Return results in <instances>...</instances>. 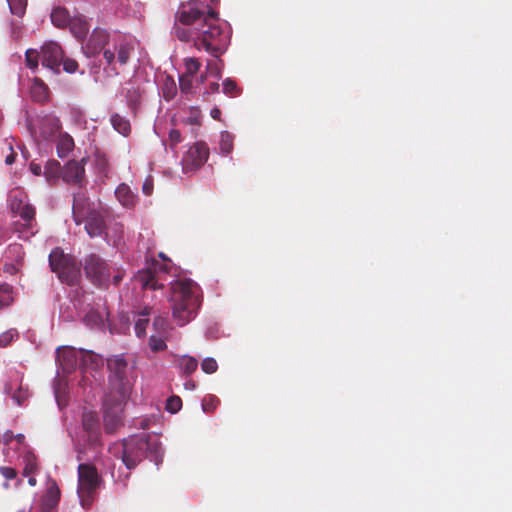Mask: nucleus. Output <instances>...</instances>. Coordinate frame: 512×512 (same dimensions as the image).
<instances>
[{
  "instance_id": "3",
  "label": "nucleus",
  "mask_w": 512,
  "mask_h": 512,
  "mask_svg": "<svg viewBox=\"0 0 512 512\" xmlns=\"http://www.w3.org/2000/svg\"><path fill=\"white\" fill-rule=\"evenodd\" d=\"M218 13L209 9L208 18H204V23L200 28H195L197 32L193 37L196 49H204L215 58L220 57L227 44L228 36L217 24Z\"/></svg>"
},
{
  "instance_id": "29",
  "label": "nucleus",
  "mask_w": 512,
  "mask_h": 512,
  "mask_svg": "<svg viewBox=\"0 0 512 512\" xmlns=\"http://www.w3.org/2000/svg\"><path fill=\"white\" fill-rule=\"evenodd\" d=\"M31 96L36 102H45L49 97L48 86L40 79L35 78L31 86Z\"/></svg>"
},
{
  "instance_id": "10",
  "label": "nucleus",
  "mask_w": 512,
  "mask_h": 512,
  "mask_svg": "<svg viewBox=\"0 0 512 512\" xmlns=\"http://www.w3.org/2000/svg\"><path fill=\"white\" fill-rule=\"evenodd\" d=\"M82 428L85 432L86 443L90 448L101 446V429L95 412L87 411L82 415Z\"/></svg>"
},
{
  "instance_id": "31",
  "label": "nucleus",
  "mask_w": 512,
  "mask_h": 512,
  "mask_svg": "<svg viewBox=\"0 0 512 512\" xmlns=\"http://www.w3.org/2000/svg\"><path fill=\"white\" fill-rule=\"evenodd\" d=\"M94 165L97 172L105 177L108 176L110 171V162L107 154L100 150L96 149L94 152Z\"/></svg>"
},
{
  "instance_id": "32",
  "label": "nucleus",
  "mask_w": 512,
  "mask_h": 512,
  "mask_svg": "<svg viewBox=\"0 0 512 512\" xmlns=\"http://www.w3.org/2000/svg\"><path fill=\"white\" fill-rule=\"evenodd\" d=\"M24 255L23 246L19 243H12L6 248L4 259L22 265Z\"/></svg>"
},
{
  "instance_id": "33",
  "label": "nucleus",
  "mask_w": 512,
  "mask_h": 512,
  "mask_svg": "<svg viewBox=\"0 0 512 512\" xmlns=\"http://www.w3.org/2000/svg\"><path fill=\"white\" fill-rule=\"evenodd\" d=\"M44 175L50 184H55L62 176V167L57 160H50L44 167Z\"/></svg>"
},
{
  "instance_id": "38",
  "label": "nucleus",
  "mask_w": 512,
  "mask_h": 512,
  "mask_svg": "<svg viewBox=\"0 0 512 512\" xmlns=\"http://www.w3.org/2000/svg\"><path fill=\"white\" fill-rule=\"evenodd\" d=\"M180 367L184 374L191 375L198 367V361L192 356H183L180 361Z\"/></svg>"
},
{
  "instance_id": "8",
  "label": "nucleus",
  "mask_w": 512,
  "mask_h": 512,
  "mask_svg": "<svg viewBox=\"0 0 512 512\" xmlns=\"http://www.w3.org/2000/svg\"><path fill=\"white\" fill-rule=\"evenodd\" d=\"M117 397L105 395L103 399V422L107 434H114L122 426V411L126 401L118 403Z\"/></svg>"
},
{
  "instance_id": "4",
  "label": "nucleus",
  "mask_w": 512,
  "mask_h": 512,
  "mask_svg": "<svg viewBox=\"0 0 512 512\" xmlns=\"http://www.w3.org/2000/svg\"><path fill=\"white\" fill-rule=\"evenodd\" d=\"M107 367L109 376L105 395L117 397L118 403L126 401L131 391V382L128 378L130 370L128 362L123 355H114L107 359Z\"/></svg>"
},
{
  "instance_id": "58",
  "label": "nucleus",
  "mask_w": 512,
  "mask_h": 512,
  "mask_svg": "<svg viewBox=\"0 0 512 512\" xmlns=\"http://www.w3.org/2000/svg\"><path fill=\"white\" fill-rule=\"evenodd\" d=\"M149 346L153 352L160 351V337L158 335H151L149 339Z\"/></svg>"
},
{
  "instance_id": "59",
  "label": "nucleus",
  "mask_w": 512,
  "mask_h": 512,
  "mask_svg": "<svg viewBox=\"0 0 512 512\" xmlns=\"http://www.w3.org/2000/svg\"><path fill=\"white\" fill-rule=\"evenodd\" d=\"M217 61H214V60H209L207 62V70L208 72H210L211 74L215 73L217 76H219L220 74V71L217 67Z\"/></svg>"
},
{
  "instance_id": "35",
  "label": "nucleus",
  "mask_w": 512,
  "mask_h": 512,
  "mask_svg": "<svg viewBox=\"0 0 512 512\" xmlns=\"http://www.w3.org/2000/svg\"><path fill=\"white\" fill-rule=\"evenodd\" d=\"M151 313L150 307H145L139 314L140 318L135 323V333L140 337H144L146 335V328L149 324V319L147 318Z\"/></svg>"
},
{
  "instance_id": "19",
  "label": "nucleus",
  "mask_w": 512,
  "mask_h": 512,
  "mask_svg": "<svg viewBox=\"0 0 512 512\" xmlns=\"http://www.w3.org/2000/svg\"><path fill=\"white\" fill-rule=\"evenodd\" d=\"M21 378L17 375L15 381H9L4 386V393L11 395L17 405H22L29 398V391L21 385Z\"/></svg>"
},
{
  "instance_id": "21",
  "label": "nucleus",
  "mask_w": 512,
  "mask_h": 512,
  "mask_svg": "<svg viewBox=\"0 0 512 512\" xmlns=\"http://www.w3.org/2000/svg\"><path fill=\"white\" fill-rule=\"evenodd\" d=\"M67 28L76 39L83 41L89 32L90 24L84 15L77 14L72 17Z\"/></svg>"
},
{
  "instance_id": "18",
  "label": "nucleus",
  "mask_w": 512,
  "mask_h": 512,
  "mask_svg": "<svg viewBox=\"0 0 512 512\" xmlns=\"http://www.w3.org/2000/svg\"><path fill=\"white\" fill-rule=\"evenodd\" d=\"M133 281L138 284L143 290H156L157 289V278H156V265L153 268H147L138 271L133 277Z\"/></svg>"
},
{
  "instance_id": "42",
  "label": "nucleus",
  "mask_w": 512,
  "mask_h": 512,
  "mask_svg": "<svg viewBox=\"0 0 512 512\" xmlns=\"http://www.w3.org/2000/svg\"><path fill=\"white\" fill-rule=\"evenodd\" d=\"M184 66L186 70L185 74L188 76H193L199 71L201 62L195 57H188L184 59Z\"/></svg>"
},
{
  "instance_id": "20",
  "label": "nucleus",
  "mask_w": 512,
  "mask_h": 512,
  "mask_svg": "<svg viewBox=\"0 0 512 512\" xmlns=\"http://www.w3.org/2000/svg\"><path fill=\"white\" fill-rule=\"evenodd\" d=\"M39 125V133L43 138H48L61 128V123L58 117L52 114H46L37 119Z\"/></svg>"
},
{
  "instance_id": "15",
  "label": "nucleus",
  "mask_w": 512,
  "mask_h": 512,
  "mask_svg": "<svg viewBox=\"0 0 512 512\" xmlns=\"http://www.w3.org/2000/svg\"><path fill=\"white\" fill-rule=\"evenodd\" d=\"M57 361L65 373L73 372L80 361L79 350L72 347H64L57 351Z\"/></svg>"
},
{
  "instance_id": "22",
  "label": "nucleus",
  "mask_w": 512,
  "mask_h": 512,
  "mask_svg": "<svg viewBox=\"0 0 512 512\" xmlns=\"http://www.w3.org/2000/svg\"><path fill=\"white\" fill-rule=\"evenodd\" d=\"M11 211L18 215L22 221H36L35 208L31 204L23 202L21 199L16 197L11 202Z\"/></svg>"
},
{
  "instance_id": "17",
  "label": "nucleus",
  "mask_w": 512,
  "mask_h": 512,
  "mask_svg": "<svg viewBox=\"0 0 512 512\" xmlns=\"http://www.w3.org/2000/svg\"><path fill=\"white\" fill-rule=\"evenodd\" d=\"M74 260L73 256L65 254L62 249L57 247L49 255V266L58 275L61 270H64Z\"/></svg>"
},
{
  "instance_id": "1",
  "label": "nucleus",
  "mask_w": 512,
  "mask_h": 512,
  "mask_svg": "<svg viewBox=\"0 0 512 512\" xmlns=\"http://www.w3.org/2000/svg\"><path fill=\"white\" fill-rule=\"evenodd\" d=\"M164 273L176 277L169 283L168 302L173 322L178 327H184L196 317L201 306L198 286L192 280L180 277L182 269L173 265L172 261L162 253V275ZM165 280L162 276V282Z\"/></svg>"
},
{
  "instance_id": "57",
  "label": "nucleus",
  "mask_w": 512,
  "mask_h": 512,
  "mask_svg": "<svg viewBox=\"0 0 512 512\" xmlns=\"http://www.w3.org/2000/svg\"><path fill=\"white\" fill-rule=\"evenodd\" d=\"M0 472L7 480H12L17 476L16 470L11 467H1Z\"/></svg>"
},
{
  "instance_id": "40",
  "label": "nucleus",
  "mask_w": 512,
  "mask_h": 512,
  "mask_svg": "<svg viewBox=\"0 0 512 512\" xmlns=\"http://www.w3.org/2000/svg\"><path fill=\"white\" fill-rule=\"evenodd\" d=\"M222 86L223 93L229 97H237L242 92V89L238 87L237 83L231 78H226L223 81Z\"/></svg>"
},
{
  "instance_id": "2",
  "label": "nucleus",
  "mask_w": 512,
  "mask_h": 512,
  "mask_svg": "<svg viewBox=\"0 0 512 512\" xmlns=\"http://www.w3.org/2000/svg\"><path fill=\"white\" fill-rule=\"evenodd\" d=\"M160 434L141 432L122 442V461L131 470L144 458L150 457L158 465L160 461Z\"/></svg>"
},
{
  "instance_id": "36",
  "label": "nucleus",
  "mask_w": 512,
  "mask_h": 512,
  "mask_svg": "<svg viewBox=\"0 0 512 512\" xmlns=\"http://www.w3.org/2000/svg\"><path fill=\"white\" fill-rule=\"evenodd\" d=\"M13 287L7 283L0 284V310L10 306L13 302Z\"/></svg>"
},
{
  "instance_id": "30",
  "label": "nucleus",
  "mask_w": 512,
  "mask_h": 512,
  "mask_svg": "<svg viewBox=\"0 0 512 512\" xmlns=\"http://www.w3.org/2000/svg\"><path fill=\"white\" fill-rule=\"evenodd\" d=\"M74 140L68 133L60 134L56 144L57 154L60 158H65L74 149Z\"/></svg>"
},
{
  "instance_id": "48",
  "label": "nucleus",
  "mask_w": 512,
  "mask_h": 512,
  "mask_svg": "<svg viewBox=\"0 0 512 512\" xmlns=\"http://www.w3.org/2000/svg\"><path fill=\"white\" fill-rule=\"evenodd\" d=\"M61 64H63V70L70 74L75 73L79 67L78 62L72 58H64L63 57Z\"/></svg>"
},
{
  "instance_id": "52",
  "label": "nucleus",
  "mask_w": 512,
  "mask_h": 512,
  "mask_svg": "<svg viewBox=\"0 0 512 512\" xmlns=\"http://www.w3.org/2000/svg\"><path fill=\"white\" fill-rule=\"evenodd\" d=\"M181 141H182L181 133L176 129H172L169 133L170 148L173 149Z\"/></svg>"
},
{
  "instance_id": "13",
  "label": "nucleus",
  "mask_w": 512,
  "mask_h": 512,
  "mask_svg": "<svg viewBox=\"0 0 512 512\" xmlns=\"http://www.w3.org/2000/svg\"><path fill=\"white\" fill-rule=\"evenodd\" d=\"M135 45L131 41L123 40L116 46L117 58L115 59V52L110 49H105L103 51V57L109 67H111L115 71V61H117L120 65H126L131 57L134 54Z\"/></svg>"
},
{
  "instance_id": "47",
  "label": "nucleus",
  "mask_w": 512,
  "mask_h": 512,
  "mask_svg": "<svg viewBox=\"0 0 512 512\" xmlns=\"http://www.w3.org/2000/svg\"><path fill=\"white\" fill-rule=\"evenodd\" d=\"M201 369L203 372H205L207 374H213L217 371L218 364L214 358L207 357V358L203 359V361L201 363Z\"/></svg>"
},
{
  "instance_id": "16",
  "label": "nucleus",
  "mask_w": 512,
  "mask_h": 512,
  "mask_svg": "<svg viewBox=\"0 0 512 512\" xmlns=\"http://www.w3.org/2000/svg\"><path fill=\"white\" fill-rule=\"evenodd\" d=\"M80 368L84 374L88 371H97L103 364V358L90 350L80 349Z\"/></svg>"
},
{
  "instance_id": "26",
  "label": "nucleus",
  "mask_w": 512,
  "mask_h": 512,
  "mask_svg": "<svg viewBox=\"0 0 512 512\" xmlns=\"http://www.w3.org/2000/svg\"><path fill=\"white\" fill-rule=\"evenodd\" d=\"M36 221H16L13 223L14 232L18 233L19 237L24 240H29L31 236L37 233Z\"/></svg>"
},
{
  "instance_id": "24",
  "label": "nucleus",
  "mask_w": 512,
  "mask_h": 512,
  "mask_svg": "<svg viewBox=\"0 0 512 512\" xmlns=\"http://www.w3.org/2000/svg\"><path fill=\"white\" fill-rule=\"evenodd\" d=\"M57 276L62 283H65L69 286L77 285L81 278L80 266L77 260L75 259L64 270H61Z\"/></svg>"
},
{
  "instance_id": "25",
  "label": "nucleus",
  "mask_w": 512,
  "mask_h": 512,
  "mask_svg": "<svg viewBox=\"0 0 512 512\" xmlns=\"http://www.w3.org/2000/svg\"><path fill=\"white\" fill-rule=\"evenodd\" d=\"M50 17L55 27L64 29L68 27L73 16L69 14L65 7L58 6L52 10Z\"/></svg>"
},
{
  "instance_id": "50",
  "label": "nucleus",
  "mask_w": 512,
  "mask_h": 512,
  "mask_svg": "<svg viewBox=\"0 0 512 512\" xmlns=\"http://www.w3.org/2000/svg\"><path fill=\"white\" fill-rule=\"evenodd\" d=\"M191 77L192 76H188V75L184 74L179 78V85H180V89L182 92L189 93L191 91V88H192Z\"/></svg>"
},
{
  "instance_id": "12",
  "label": "nucleus",
  "mask_w": 512,
  "mask_h": 512,
  "mask_svg": "<svg viewBox=\"0 0 512 512\" xmlns=\"http://www.w3.org/2000/svg\"><path fill=\"white\" fill-rule=\"evenodd\" d=\"M85 163V158L80 161H68L62 167V180L67 184L83 187L86 184Z\"/></svg>"
},
{
  "instance_id": "55",
  "label": "nucleus",
  "mask_w": 512,
  "mask_h": 512,
  "mask_svg": "<svg viewBox=\"0 0 512 512\" xmlns=\"http://www.w3.org/2000/svg\"><path fill=\"white\" fill-rule=\"evenodd\" d=\"M153 187V177L149 175L143 182L142 191L146 196H150L153 192Z\"/></svg>"
},
{
  "instance_id": "51",
  "label": "nucleus",
  "mask_w": 512,
  "mask_h": 512,
  "mask_svg": "<svg viewBox=\"0 0 512 512\" xmlns=\"http://www.w3.org/2000/svg\"><path fill=\"white\" fill-rule=\"evenodd\" d=\"M84 321L88 325H99L102 322V318L98 312L90 311L86 314Z\"/></svg>"
},
{
  "instance_id": "27",
  "label": "nucleus",
  "mask_w": 512,
  "mask_h": 512,
  "mask_svg": "<svg viewBox=\"0 0 512 512\" xmlns=\"http://www.w3.org/2000/svg\"><path fill=\"white\" fill-rule=\"evenodd\" d=\"M178 18L184 25H192L198 22L203 24L204 18H208V13L205 15L203 11L197 8H191L188 11H182Z\"/></svg>"
},
{
  "instance_id": "60",
  "label": "nucleus",
  "mask_w": 512,
  "mask_h": 512,
  "mask_svg": "<svg viewBox=\"0 0 512 512\" xmlns=\"http://www.w3.org/2000/svg\"><path fill=\"white\" fill-rule=\"evenodd\" d=\"M14 439V434L12 431H6L3 435V442L5 445H8Z\"/></svg>"
},
{
  "instance_id": "43",
  "label": "nucleus",
  "mask_w": 512,
  "mask_h": 512,
  "mask_svg": "<svg viewBox=\"0 0 512 512\" xmlns=\"http://www.w3.org/2000/svg\"><path fill=\"white\" fill-rule=\"evenodd\" d=\"M234 137L231 133L224 131L221 133L220 149L223 153L229 154L233 149Z\"/></svg>"
},
{
  "instance_id": "37",
  "label": "nucleus",
  "mask_w": 512,
  "mask_h": 512,
  "mask_svg": "<svg viewBox=\"0 0 512 512\" xmlns=\"http://www.w3.org/2000/svg\"><path fill=\"white\" fill-rule=\"evenodd\" d=\"M177 93V86L173 78L170 76H166L164 80H162V97L165 100L172 99Z\"/></svg>"
},
{
  "instance_id": "64",
  "label": "nucleus",
  "mask_w": 512,
  "mask_h": 512,
  "mask_svg": "<svg viewBox=\"0 0 512 512\" xmlns=\"http://www.w3.org/2000/svg\"><path fill=\"white\" fill-rule=\"evenodd\" d=\"M30 168H31V171H32L35 175H40V173H41V167H40L39 165L31 164V165H30Z\"/></svg>"
},
{
  "instance_id": "6",
  "label": "nucleus",
  "mask_w": 512,
  "mask_h": 512,
  "mask_svg": "<svg viewBox=\"0 0 512 512\" xmlns=\"http://www.w3.org/2000/svg\"><path fill=\"white\" fill-rule=\"evenodd\" d=\"M100 482L101 478L95 466L84 463L78 466V495L84 508L92 504Z\"/></svg>"
},
{
  "instance_id": "14",
  "label": "nucleus",
  "mask_w": 512,
  "mask_h": 512,
  "mask_svg": "<svg viewBox=\"0 0 512 512\" xmlns=\"http://www.w3.org/2000/svg\"><path fill=\"white\" fill-rule=\"evenodd\" d=\"M108 42L109 33L105 29L97 27L82 46V50L87 57H94L104 49Z\"/></svg>"
},
{
  "instance_id": "23",
  "label": "nucleus",
  "mask_w": 512,
  "mask_h": 512,
  "mask_svg": "<svg viewBox=\"0 0 512 512\" xmlns=\"http://www.w3.org/2000/svg\"><path fill=\"white\" fill-rule=\"evenodd\" d=\"M115 196L120 204L128 209L134 208L138 197L132 189L125 183H121L115 190Z\"/></svg>"
},
{
  "instance_id": "9",
  "label": "nucleus",
  "mask_w": 512,
  "mask_h": 512,
  "mask_svg": "<svg viewBox=\"0 0 512 512\" xmlns=\"http://www.w3.org/2000/svg\"><path fill=\"white\" fill-rule=\"evenodd\" d=\"M209 157V148L205 142L194 143L185 152L181 164L184 173L195 171L202 167Z\"/></svg>"
},
{
  "instance_id": "54",
  "label": "nucleus",
  "mask_w": 512,
  "mask_h": 512,
  "mask_svg": "<svg viewBox=\"0 0 512 512\" xmlns=\"http://www.w3.org/2000/svg\"><path fill=\"white\" fill-rule=\"evenodd\" d=\"M127 98H128L129 106L131 108H135V106L137 105V103L139 101L140 94L137 89L133 88L131 90H128Z\"/></svg>"
},
{
  "instance_id": "46",
  "label": "nucleus",
  "mask_w": 512,
  "mask_h": 512,
  "mask_svg": "<svg viewBox=\"0 0 512 512\" xmlns=\"http://www.w3.org/2000/svg\"><path fill=\"white\" fill-rule=\"evenodd\" d=\"M11 9V12L17 16L24 14L27 0H7Z\"/></svg>"
},
{
  "instance_id": "7",
  "label": "nucleus",
  "mask_w": 512,
  "mask_h": 512,
  "mask_svg": "<svg viewBox=\"0 0 512 512\" xmlns=\"http://www.w3.org/2000/svg\"><path fill=\"white\" fill-rule=\"evenodd\" d=\"M86 277L97 287H107L110 279V267L97 254H90L84 260Z\"/></svg>"
},
{
  "instance_id": "34",
  "label": "nucleus",
  "mask_w": 512,
  "mask_h": 512,
  "mask_svg": "<svg viewBox=\"0 0 512 512\" xmlns=\"http://www.w3.org/2000/svg\"><path fill=\"white\" fill-rule=\"evenodd\" d=\"M110 122L113 128L123 136H128L130 134L131 125L129 120H127L125 117L119 115L118 113H114L110 117Z\"/></svg>"
},
{
  "instance_id": "53",
  "label": "nucleus",
  "mask_w": 512,
  "mask_h": 512,
  "mask_svg": "<svg viewBox=\"0 0 512 512\" xmlns=\"http://www.w3.org/2000/svg\"><path fill=\"white\" fill-rule=\"evenodd\" d=\"M20 266V264H17L9 260H5V263L3 265V271L7 274L14 275L19 271Z\"/></svg>"
},
{
  "instance_id": "61",
  "label": "nucleus",
  "mask_w": 512,
  "mask_h": 512,
  "mask_svg": "<svg viewBox=\"0 0 512 512\" xmlns=\"http://www.w3.org/2000/svg\"><path fill=\"white\" fill-rule=\"evenodd\" d=\"M211 117L215 120H220L221 111L219 108L215 107L211 110Z\"/></svg>"
},
{
  "instance_id": "5",
  "label": "nucleus",
  "mask_w": 512,
  "mask_h": 512,
  "mask_svg": "<svg viewBox=\"0 0 512 512\" xmlns=\"http://www.w3.org/2000/svg\"><path fill=\"white\" fill-rule=\"evenodd\" d=\"M84 222V228L91 238L100 237L105 235L107 238L111 237L113 243L116 244L123 236V227L121 224L116 223L113 227L107 230L105 216L103 212L97 209H90L86 215L81 218V223Z\"/></svg>"
},
{
  "instance_id": "39",
  "label": "nucleus",
  "mask_w": 512,
  "mask_h": 512,
  "mask_svg": "<svg viewBox=\"0 0 512 512\" xmlns=\"http://www.w3.org/2000/svg\"><path fill=\"white\" fill-rule=\"evenodd\" d=\"M39 60H41V52L36 49H28L25 52V62L26 66L31 70H36L38 68Z\"/></svg>"
},
{
  "instance_id": "28",
  "label": "nucleus",
  "mask_w": 512,
  "mask_h": 512,
  "mask_svg": "<svg viewBox=\"0 0 512 512\" xmlns=\"http://www.w3.org/2000/svg\"><path fill=\"white\" fill-rule=\"evenodd\" d=\"M88 204V199L83 193L74 194L73 198V217L76 224L81 223V218L86 215L85 206Z\"/></svg>"
},
{
  "instance_id": "56",
  "label": "nucleus",
  "mask_w": 512,
  "mask_h": 512,
  "mask_svg": "<svg viewBox=\"0 0 512 512\" xmlns=\"http://www.w3.org/2000/svg\"><path fill=\"white\" fill-rule=\"evenodd\" d=\"M173 331V328H168V325L166 323L162 322V351L166 349V343L165 341L170 338V332Z\"/></svg>"
},
{
  "instance_id": "11",
  "label": "nucleus",
  "mask_w": 512,
  "mask_h": 512,
  "mask_svg": "<svg viewBox=\"0 0 512 512\" xmlns=\"http://www.w3.org/2000/svg\"><path fill=\"white\" fill-rule=\"evenodd\" d=\"M41 64L55 74L60 73V65L63 60L64 51L56 42L45 43L41 47Z\"/></svg>"
},
{
  "instance_id": "63",
  "label": "nucleus",
  "mask_w": 512,
  "mask_h": 512,
  "mask_svg": "<svg viewBox=\"0 0 512 512\" xmlns=\"http://www.w3.org/2000/svg\"><path fill=\"white\" fill-rule=\"evenodd\" d=\"M196 383L193 381V380H187L185 383H184V387L185 389L187 390H194L196 388Z\"/></svg>"
},
{
  "instance_id": "44",
  "label": "nucleus",
  "mask_w": 512,
  "mask_h": 512,
  "mask_svg": "<svg viewBox=\"0 0 512 512\" xmlns=\"http://www.w3.org/2000/svg\"><path fill=\"white\" fill-rule=\"evenodd\" d=\"M19 334L16 329H9L0 335V347H7L14 340L18 339Z\"/></svg>"
},
{
  "instance_id": "45",
  "label": "nucleus",
  "mask_w": 512,
  "mask_h": 512,
  "mask_svg": "<svg viewBox=\"0 0 512 512\" xmlns=\"http://www.w3.org/2000/svg\"><path fill=\"white\" fill-rule=\"evenodd\" d=\"M37 470V463L35 456L33 454H27L25 456V467L23 469V474L25 476L32 475Z\"/></svg>"
},
{
  "instance_id": "49",
  "label": "nucleus",
  "mask_w": 512,
  "mask_h": 512,
  "mask_svg": "<svg viewBox=\"0 0 512 512\" xmlns=\"http://www.w3.org/2000/svg\"><path fill=\"white\" fill-rule=\"evenodd\" d=\"M174 33L176 37L181 41H189L190 39L193 40L192 31L187 28H181V27H175Z\"/></svg>"
},
{
  "instance_id": "41",
  "label": "nucleus",
  "mask_w": 512,
  "mask_h": 512,
  "mask_svg": "<svg viewBox=\"0 0 512 512\" xmlns=\"http://www.w3.org/2000/svg\"><path fill=\"white\" fill-rule=\"evenodd\" d=\"M182 399L177 395L170 396L165 403V410L171 414H176L182 408Z\"/></svg>"
},
{
  "instance_id": "62",
  "label": "nucleus",
  "mask_w": 512,
  "mask_h": 512,
  "mask_svg": "<svg viewBox=\"0 0 512 512\" xmlns=\"http://www.w3.org/2000/svg\"><path fill=\"white\" fill-rule=\"evenodd\" d=\"M15 158H16V154L14 152L10 153L6 158H5V163L7 165H11L15 162Z\"/></svg>"
}]
</instances>
